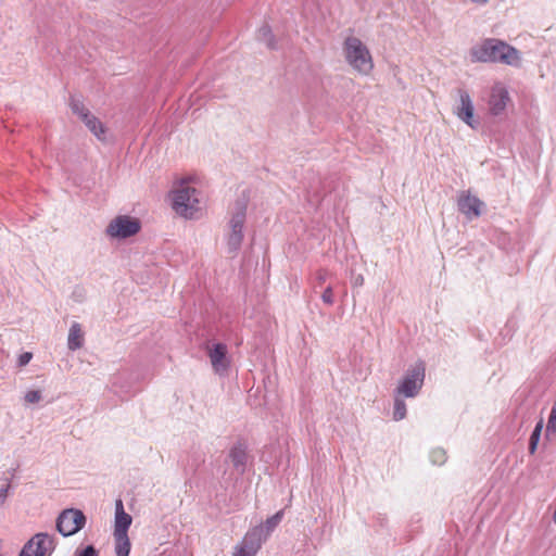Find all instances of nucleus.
<instances>
[{"label":"nucleus","instance_id":"f257e3e1","mask_svg":"<svg viewBox=\"0 0 556 556\" xmlns=\"http://www.w3.org/2000/svg\"><path fill=\"white\" fill-rule=\"evenodd\" d=\"M473 62L501 63L510 66H519L521 62L520 52L507 42L486 38L470 50Z\"/></svg>","mask_w":556,"mask_h":556},{"label":"nucleus","instance_id":"f03ea898","mask_svg":"<svg viewBox=\"0 0 556 556\" xmlns=\"http://www.w3.org/2000/svg\"><path fill=\"white\" fill-rule=\"evenodd\" d=\"M344 56L348 64L357 73L368 75L374 68V62L368 48L361 39L350 36L344 40Z\"/></svg>","mask_w":556,"mask_h":556},{"label":"nucleus","instance_id":"7ed1b4c3","mask_svg":"<svg viewBox=\"0 0 556 556\" xmlns=\"http://www.w3.org/2000/svg\"><path fill=\"white\" fill-rule=\"evenodd\" d=\"M200 204V191L188 186L186 181H181L172 192V207L185 218H193L201 210Z\"/></svg>","mask_w":556,"mask_h":556},{"label":"nucleus","instance_id":"20e7f679","mask_svg":"<svg viewBox=\"0 0 556 556\" xmlns=\"http://www.w3.org/2000/svg\"><path fill=\"white\" fill-rule=\"evenodd\" d=\"M425 363L422 361H418L405 370L393 392L405 396L406 399H414L420 393L425 382Z\"/></svg>","mask_w":556,"mask_h":556},{"label":"nucleus","instance_id":"39448f33","mask_svg":"<svg viewBox=\"0 0 556 556\" xmlns=\"http://www.w3.org/2000/svg\"><path fill=\"white\" fill-rule=\"evenodd\" d=\"M247 217V202L237 201L229 220V231L227 233V251L228 253H237L242 244L244 235L243 228Z\"/></svg>","mask_w":556,"mask_h":556},{"label":"nucleus","instance_id":"423d86ee","mask_svg":"<svg viewBox=\"0 0 556 556\" xmlns=\"http://www.w3.org/2000/svg\"><path fill=\"white\" fill-rule=\"evenodd\" d=\"M54 549L55 536L38 532L24 544L18 556H51Z\"/></svg>","mask_w":556,"mask_h":556},{"label":"nucleus","instance_id":"0eeeda50","mask_svg":"<svg viewBox=\"0 0 556 556\" xmlns=\"http://www.w3.org/2000/svg\"><path fill=\"white\" fill-rule=\"evenodd\" d=\"M86 517L76 508L64 509L56 519V529L63 536H70L84 528Z\"/></svg>","mask_w":556,"mask_h":556},{"label":"nucleus","instance_id":"6e6552de","mask_svg":"<svg viewBox=\"0 0 556 556\" xmlns=\"http://www.w3.org/2000/svg\"><path fill=\"white\" fill-rule=\"evenodd\" d=\"M140 228L141 224L138 219L119 215L110 222L105 232L111 238L126 239L138 233Z\"/></svg>","mask_w":556,"mask_h":556},{"label":"nucleus","instance_id":"1a4fd4ad","mask_svg":"<svg viewBox=\"0 0 556 556\" xmlns=\"http://www.w3.org/2000/svg\"><path fill=\"white\" fill-rule=\"evenodd\" d=\"M228 349L225 343H214L208 350V357L215 374L227 376L230 366V359L227 356Z\"/></svg>","mask_w":556,"mask_h":556},{"label":"nucleus","instance_id":"9d476101","mask_svg":"<svg viewBox=\"0 0 556 556\" xmlns=\"http://www.w3.org/2000/svg\"><path fill=\"white\" fill-rule=\"evenodd\" d=\"M459 94V104L455 110V114L457 117L467 124L470 128L477 129L479 127V122L473 118V103L466 90L460 89L458 91Z\"/></svg>","mask_w":556,"mask_h":556},{"label":"nucleus","instance_id":"9b49d317","mask_svg":"<svg viewBox=\"0 0 556 556\" xmlns=\"http://www.w3.org/2000/svg\"><path fill=\"white\" fill-rule=\"evenodd\" d=\"M457 206L460 213H463L467 219L472 220L481 215V208L483 202L480 201L476 195L470 193H463L457 201Z\"/></svg>","mask_w":556,"mask_h":556},{"label":"nucleus","instance_id":"f8f14e48","mask_svg":"<svg viewBox=\"0 0 556 556\" xmlns=\"http://www.w3.org/2000/svg\"><path fill=\"white\" fill-rule=\"evenodd\" d=\"M508 101L509 93L507 89L501 84L495 85L491 90L489 100L490 113L494 116L502 114L505 111Z\"/></svg>","mask_w":556,"mask_h":556},{"label":"nucleus","instance_id":"ddd939ff","mask_svg":"<svg viewBox=\"0 0 556 556\" xmlns=\"http://www.w3.org/2000/svg\"><path fill=\"white\" fill-rule=\"evenodd\" d=\"M266 540L264 527L258 525L250 529L238 544L256 555Z\"/></svg>","mask_w":556,"mask_h":556},{"label":"nucleus","instance_id":"4468645a","mask_svg":"<svg viewBox=\"0 0 556 556\" xmlns=\"http://www.w3.org/2000/svg\"><path fill=\"white\" fill-rule=\"evenodd\" d=\"M132 518L124 509L122 500L115 501V518L113 535H128V529L131 526Z\"/></svg>","mask_w":556,"mask_h":556},{"label":"nucleus","instance_id":"2eb2a0df","mask_svg":"<svg viewBox=\"0 0 556 556\" xmlns=\"http://www.w3.org/2000/svg\"><path fill=\"white\" fill-rule=\"evenodd\" d=\"M229 458L235 469L238 472L243 473L248 459L247 448L240 443L233 445L229 452Z\"/></svg>","mask_w":556,"mask_h":556},{"label":"nucleus","instance_id":"dca6fc26","mask_svg":"<svg viewBox=\"0 0 556 556\" xmlns=\"http://www.w3.org/2000/svg\"><path fill=\"white\" fill-rule=\"evenodd\" d=\"M84 345V332L80 324L73 323L67 337V348L71 351H76Z\"/></svg>","mask_w":556,"mask_h":556},{"label":"nucleus","instance_id":"f3484780","mask_svg":"<svg viewBox=\"0 0 556 556\" xmlns=\"http://www.w3.org/2000/svg\"><path fill=\"white\" fill-rule=\"evenodd\" d=\"M81 122L99 140H105L106 129L98 117L90 113L85 118H83Z\"/></svg>","mask_w":556,"mask_h":556},{"label":"nucleus","instance_id":"a211bd4d","mask_svg":"<svg viewBox=\"0 0 556 556\" xmlns=\"http://www.w3.org/2000/svg\"><path fill=\"white\" fill-rule=\"evenodd\" d=\"M404 399H406V397L402 396L400 394H395L393 392L394 404H393L392 416L395 421L403 420L406 417L407 409H406V404L404 402Z\"/></svg>","mask_w":556,"mask_h":556},{"label":"nucleus","instance_id":"6ab92c4d","mask_svg":"<svg viewBox=\"0 0 556 556\" xmlns=\"http://www.w3.org/2000/svg\"><path fill=\"white\" fill-rule=\"evenodd\" d=\"M115 542L116 556H129L130 541L128 535H113Z\"/></svg>","mask_w":556,"mask_h":556},{"label":"nucleus","instance_id":"aec40b11","mask_svg":"<svg viewBox=\"0 0 556 556\" xmlns=\"http://www.w3.org/2000/svg\"><path fill=\"white\" fill-rule=\"evenodd\" d=\"M283 518V510L277 511L271 517L267 518L264 523H261L264 527V534H266V539L271 534V532L278 527Z\"/></svg>","mask_w":556,"mask_h":556},{"label":"nucleus","instance_id":"412c9836","mask_svg":"<svg viewBox=\"0 0 556 556\" xmlns=\"http://www.w3.org/2000/svg\"><path fill=\"white\" fill-rule=\"evenodd\" d=\"M257 40L266 45V47L269 49L276 48L274 36L268 25H264L257 30Z\"/></svg>","mask_w":556,"mask_h":556},{"label":"nucleus","instance_id":"4be33fe9","mask_svg":"<svg viewBox=\"0 0 556 556\" xmlns=\"http://www.w3.org/2000/svg\"><path fill=\"white\" fill-rule=\"evenodd\" d=\"M70 106L72 109V112L75 115H77L80 119L85 118L87 115L90 114V111L85 106L84 102L76 97L71 98Z\"/></svg>","mask_w":556,"mask_h":556},{"label":"nucleus","instance_id":"5701e85b","mask_svg":"<svg viewBox=\"0 0 556 556\" xmlns=\"http://www.w3.org/2000/svg\"><path fill=\"white\" fill-rule=\"evenodd\" d=\"M430 459L434 465H442L446 460V453L443 448H434L430 453Z\"/></svg>","mask_w":556,"mask_h":556},{"label":"nucleus","instance_id":"b1692460","mask_svg":"<svg viewBox=\"0 0 556 556\" xmlns=\"http://www.w3.org/2000/svg\"><path fill=\"white\" fill-rule=\"evenodd\" d=\"M552 433H556V407L554 406L552 407L545 430L546 437Z\"/></svg>","mask_w":556,"mask_h":556},{"label":"nucleus","instance_id":"393cba45","mask_svg":"<svg viewBox=\"0 0 556 556\" xmlns=\"http://www.w3.org/2000/svg\"><path fill=\"white\" fill-rule=\"evenodd\" d=\"M41 400V392L38 390H29L25 394V401L30 404L38 403Z\"/></svg>","mask_w":556,"mask_h":556},{"label":"nucleus","instance_id":"a878e982","mask_svg":"<svg viewBox=\"0 0 556 556\" xmlns=\"http://www.w3.org/2000/svg\"><path fill=\"white\" fill-rule=\"evenodd\" d=\"M75 556H99V552L93 545H87L83 549H77Z\"/></svg>","mask_w":556,"mask_h":556},{"label":"nucleus","instance_id":"bb28decb","mask_svg":"<svg viewBox=\"0 0 556 556\" xmlns=\"http://www.w3.org/2000/svg\"><path fill=\"white\" fill-rule=\"evenodd\" d=\"M542 429H543V419L541 418V419L536 422V425H535V427H534V429H533V431H532V433H531L530 440H531V441H536V442H539V441H540V438H541Z\"/></svg>","mask_w":556,"mask_h":556},{"label":"nucleus","instance_id":"cd10ccee","mask_svg":"<svg viewBox=\"0 0 556 556\" xmlns=\"http://www.w3.org/2000/svg\"><path fill=\"white\" fill-rule=\"evenodd\" d=\"M321 300L324 303H326L328 305L333 304V292H332V288L330 286L324 290V292L321 294Z\"/></svg>","mask_w":556,"mask_h":556},{"label":"nucleus","instance_id":"c85d7f7f","mask_svg":"<svg viewBox=\"0 0 556 556\" xmlns=\"http://www.w3.org/2000/svg\"><path fill=\"white\" fill-rule=\"evenodd\" d=\"M31 358H33V354L30 352H24L18 356L17 365L20 367H23V366L27 365Z\"/></svg>","mask_w":556,"mask_h":556},{"label":"nucleus","instance_id":"c756f323","mask_svg":"<svg viewBox=\"0 0 556 556\" xmlns=\"http://www.w3.org/2000/svg\"><path fill=\"white\" fill-rule=\"evenodd\" d=\"M232 556H256V555L253 554L252 552L248 551L247 548L242 547L241 545L237 544L235 546Z\"/></svg>","mask_w":556,"mask_h":556},{"label":"nucleus","instance_id":"7c9ffc66","mask_svg":"<svg viewBox=\"0 0 556 556\" xmlns=\"http://www.w3.org/2000/svg\"><path fill=\"white\" fill-rule=\"evenodd\" d=\"M9 489H10V484H7L5 486L0 488V507L7 501Z\"/></svg>","mask_w":556,"mask_h":556},{"label":"nucleus","instance_id":"2f4dec72","mask_svg":"<svg viewBox=\"0 0 556 556\" xmlns=\"http://www.w3.org/2000/svg\"><path fill=\"white\" fill-rule=\"evenodd\" d=\"M364 285V276L362 274L354 275L352 277V286L353 287H362Z\"/></svg>","mask_w":556,"mask_h":556},{"label":"nucleus","instance_id":"473e14b6","mask_svg":"<svg viewBox=\"0 0 556 556\" xmlns=\"http://www.w3.org/2000/svg\"><path fill=\"white\" fill-rule=\"evenodd\" d=\"M326 279H327V271H325V270L318 271L317 280L319 281V283L325 282Z\"/></svg>","mask_w":556,"mask_h":556},{"label":"nucleus","instance_id":"72a5a7b5","mask_svg":"<svg viewBox=\"0 0 556 556\" xmlns=\"http://www.w3.org/2000/svg\"><path fill=\"white\" fill-rule=\"evenodd\" d=\"M538 443L536 441H531L529 440V452L530 454H534L535 451H536V447H538Z\"/></svg>","mask_w":556,"mask_h":556},{"label":"nucleus","instance_id":"f704fd0d","mask_svg":"<svg viewBox=\"0 0 556 556\" xmlns=\"http://www.w3.org/2000/svg\"><path fill=\"white\" fill-rule=\"evenodd\" d=\"M470 1L476 4H479V5H484L488 3L489 0H470Z\"/></svg>","mask_w":556,"mask_h":556},{"label":"nucleus","instance_id":"c9c22d12","mask_svg":"<svg viewBox=\"0 0 556 556\" xmlns=\"http://www.w3.org/2000/svg\"><path fill=\"white\" fill-rule=\"evenodd\" d=\"M0 556H2V541L0 540Z\"/></svg>","mask_w":556,"mask_h":556}]
</instances>
